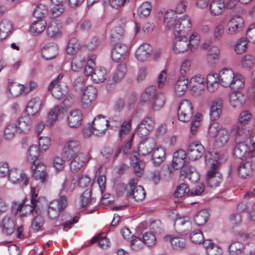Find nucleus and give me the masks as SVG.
I'll return each instance as SVG.
<instances>
[{
	"label": "nucleus",
	"mask_w": 255,
	"mask_h": 255,
	"mask_svg": "<svg viewBox=\"0 0 255 255\" xmlns=\"http://www.w3.org/2000/svg\"><path fill=\"white\" fill-rule=\"evenodd\" d=\"M36 189L34 187H31V205L26 204V199L23 200V203L17 204L13 202V208L16 213H18L21 217H26L31 213H37V209L40 207L42 202L45 201V198L38 196L35 193Z\"/></svg>",
	"instance_id": "nucleus-1"
},
{
	"label": "nucleus",
	"mask_w": 255,
	"mask_h": 255,
	"mask_svg": "<svg viewBox=\"0 0 255 255\" xmlns=\"http://www.w3.org/2000/svg\"><path fill=\"white\" fill-rule=\"evenodd\" d=\"M219 82L224 87L236 90L244 89L245 81L242 75L235 74L231 69L224 68L219 73Z\"/></svg>",
	"instance_id": "nucleus-2"
},
{
	"label": "nucleus",
	"mask_w": 255,
	"mask_h": 255,
	"mask_svg": "<svg viewBox=\"0 0 255 255\" xmlns=\"http://www.w3.org/2000/svg\"><path fill=\"white\" fill-rule=\"evenodd\" d=\"M214 154L216 156L214 158L211 157L209 159L208 162L211 166L206 175L208 186L213 188L218 187L222 181V174L219 172V156L216 152H215Z\"/></svg>",
	"instance_id": "nucleus-3"
},
{
	"label": "nucleus",
	"mask_w": 255,
	"mask_h": 255,
	"mask_svg": "<svg viewBox=\"0 0 255 255\" xmlns=\"http://www.w3.org/2000/svg\"><path fill=\"white\" fill-rule=\"evenodd\" d=\"M116 121L112 118L107 120L106 117L103 115L97 116L93 120L92 126L93 128V134L96 136H102L104 135L108 128L113 129V124Z\"/></svg>",
	"instance_id": "nucleus-4"
},
{
	"label": "nucleus",
	"mask_w": 255,
	"mask_h": 255,
	"mask_svg": "<svg viewBox=\"0 0 255 255\" xmlns=\"http://www.w3.org/2000/svg\"><path fill=\"white\" fill-rule=\"evenodd\" d=\"M138 179L137 177L131 179L125 187V191L128 196H132L136 201H141L145 197V192L141 186H137Z\"/></svg>",
	"instance_id": "nucleus-5"
},
{
	"label": "nucleus",
	"mask_w": 255,
	"mask_h": 255,
	"mask_svg": "<svg viewBox=\"0 0 255 255\" xmlns=\"http://www.w3.org/2000/svg\"><path fill=\"white\" fill-rule=\"evenodd\" d=\"M67 203V198L64 196H60L58 199L51 201L47 210L49 217L52 219L57 218L66 208Z\"/></svg>",
	"instance_id": "nucleus-6"
},
{
	"label": "nucleus",
	"mask_w": 255,
	"mask_h": 255,
	"mask_svg": "<svg viewBox=\"0 0 255 255\" xmlns=\"http://www.w3.org/2000/svg\"><path fill=\"white\" fill-rule=\"evenodd\" d=\"M67 203V198L64 196H60L58 199L51 201L47 210L49 217L52 219L57 218L66 208Z\"/></svg>",
	"instance_id": "nucleus-7"
},
{
	"label": "nucleus",
	"mask_w": 255,
	"mask_h": 255,
	"mask_svg": "<svg viewBox=\"0 0 255 255\" xmlns=\"http://www.w3.org/2000/svg\"><path fill=\"white\" fill-rule=\"evenodd\" d=\"M63 77V75L60 74L49 86V91L51 92L53 96L57 99L62 98L68 92L67 86L64 84H61V81Z\"/></svg>",
	"instance_id": "nucleus-8"
},
{
	"label": "nucleus",
	"mask_w": 255,
	"mask_h": 255,
	"mask_svg": "<svg viewBox=\"0 0 255 255\" xmlns=\"http://www.w3.org/2000/svg\"><path fill=\"white\" fill-rule=\"evenodd\" d=\"M71 160L70 168L73 172H78L84 165L89 161L92 157L89 152L79 153L71 158H66Z\"/></svg>",
	"instance_id": "nucleus-9"
},
{
	"label": "nucleus",
	"mask_w": 255,
	"mask_h": 255,
	"mask_svg": "<svg viewBox=\"0 0 255 255\" xmlns=\"http://www.w3.org/2000/svg\"><path fill=\"white\" fill-rule=\"evenodd\" d=\"M193 114V108L191 103L187 100L182 101L178 109V118L182 122H188L192 118Z\"/></svg>",
	"instance_id": "nucleus-10"
},
{
	"label": "nucleus",
	"mask_w": 255,
	"mask_h": 255,
	"mask_svg": "<svg viewBox=\"0 0 255 255\" xmlns=\"http://www.w3.org/2000/svg\"><path fill=\"white\" fill-rule=\"evenodd\" d=\"M129 47L124 43H115L112 51V58L116 62H120L126 59L129 54Z\"/></svg>",
	"instance_id": "nucleus-11"
},
{
	"label": "nucleus",
	"mask_w": 255,
	"mask_h": 255,
	"mask_svg": "<svg viewBox=\"0 0 255 255\" xmlns=\"http://www.w3.org/2000/svg\"><path fill=\"white\" fill-rule=\"evenodd\" d=\"M8 179L14 184H19L21 187L27 186L29 183V178L21 170L17 168L11 169L8 173Z\"/></svg>",
	"instance_id": "nucleus-12"
},
{
	"label": "nucleus",
	"mask_w": 255,
	"mask_h": 255,
	"mask_svg": "<svg viewBox=\"0 0 255 255\" xmlns=\"http://www.w3.org/2000/svg\"><path fill=\"white\" fill-rule=\"evenodd\" d=\"M191 20L188 15H185L177 19L174 26V35H186L191 30Z\"/></svg>",
	"instance_id": "nucleus-13"
},
{
	"label": "nucleus",
	"mask_w": 255,
	"mask_h": 255,
	"mask_svg": "<svg viewBox=\"0 0 255 255\" xmlns=\"http://www.w3.org/2000/svg\"><path fill=\"white\" fill-rule=\"evenodd\" d=\"M189 49V40L186 35L182 34L175 35L172 45V50L175 53H183Z\"/></svg>",
	"instance_id": "nucleus-14"
},
{
	"label": "nucleus",
	"mask_w": 255,
	"mask_h": 255,
	"mask_svg": "<svg viewBox=\"0 0 255 255\" xmlns=\"http://www.w3.org/2000/svg\"><path fill=\"white\" fill-rule=\"evenodd\" d=\"M255 164L251 160L244 159L238 167V175L243 178H247L251 176L254 172Z\"/></svg>",
	"instance_id": "nucleus-15"
},
{
	"label": "nucleus",
	"mask_w": 255,
	"mask_h": 255,
	"mask_svg": "<svg viewBox=\"0 0 255 255\" xmlns=\"http://www.w3.org/2000/svg\"><path fill=\"white\" fill-rule=\"evenodd\" d=\"M252 149V147L245 142H239L234 148V155L240 159L250 160Z\"/></svg>",
	"instance_id": "nucleus-16"
},
{
	"label": "nucleus",
	"mask_w": 255,
	"mask_h": 255,
	"mask_svg": "<svg viewBox=\"0 0 255 255\" xmlns=\"http://www.w3.org/2000/svg\"><path fill=\"white\" fill-rule=\"evenodd\" d=\"M154 126V120L151 117H145L137 127V134L140 137L147 136L153 130Z\"/></svg>",
	"instance_id": "nucleus-17"
},
{
	"label": "nucleus",
	"mask_w": 255,
	"mask_h": 255,
	"mask_svg": "<svg viewBox=\"0 0 255 255\" xmlns=\"http://www.w3.org/2000/svg\"><path fill=\"white\" fill-rule=\"evenodd\" d=\"M80 148L81 145L78 140L75 139L68 140L64 146V156L66 158H71L79 153Z\"/></svg>",
	"instance_id": "nucleus-18"
},
{
	"label": "nucleus",
	"mask_w": 255,
	"mask_h": 255,
	"mask_svg": "<svg viewBox=\"0 0 255 255\" xmlns=\"http://www.w3.org/2000/svg\"><path fill=\"white\" fill-rule=\"evenodd\" d=\"M244 26V19L240 16H236L228 21L227 31L230 34H235L241 31Z\"/></svg>",
	"instance_id": "nucleus-19"
},
{
	"label": "nucleus",
	"mask_w": 255,
	"mask_h": 255,
	"mask_svg": "<svg viewBox=\"0 0 255 255\" xmlns=\"http://www.w3.org/2000/svg\"><path fill=\"white\" fill-rule=\"evenodd\" d=\"M205 152L203 145L199 141L191 143L188 147V155L189 158L192 160L200 158Z\"/></svg>",
	"instance_id": "nucleus-20"
},
{
	"label": "nucleus",
	"mask_w": 255,
	"mask_h": 255,
	"mask_svg": "<svg viewBox=\"0 0 255 255\" xmlns=\"http://www.w3.org/2000/svg\"><path fill=\"white\" fill-rule=\"evenodd\" d=\"M65 110L58 105L55 106L49 112L46 121L48 127L52 126L58 118H62L64 115Z\"/></svg>",
	"instance_id": "nucleus-21"
},
{
	"label": "nucleus",
	"mask_w": 255,
	"mask_h": 255,
	"mask_svg": "<svg viewBox=\"0 0 255 255\" xmlns=\"http://www.w3.org/2000/svg\"><path fill=\"white\" fill-rule=\"evenodd\" d=\"M97 90L92 86H89L85 90L82 97V104L83 107H90L97 97Z\"/></svg>",
	"instance_id": "nucleus-22"
},
{
	"label": "nucleus",
	"mask_w": 255,
	"mask_h": 255,
	"mask_svg": "<svg viewBox=\"0 0 255 255\" xmlns=\"http://www.w3.org/2000/svg\"><path fill=\"white\" fill-rule=\"evenodd\" d=\"M174 227L177 232L186 234L192 229V223L187 217L178 218L175 222Z\"/></svg>",
	"instance_id": "nucleus-23"
},
{
	"label": "nucleus",
	"mask_w": 255,
	"mask_h": 255,
	"mask_svg": "<svg viewBox=\"0 0 255 255\" xmlns=\"http://www.w3.org/2000/svg\"><path fill=\"white\" fill-rule=\"evenodd\" d=\"M82 119L83 114L80 110H72L67 117L68 125L71 128H77L81 125Z\"/></svg>",
	"instance_id": "nucleus-24"
},
{
	"label": "nucleus",
	"mask_w": 255,
	"mask_h": 255,
	"mask_svg": "<svg viewBox=\"0 0 255 255\" xmlns=\"http://www.w3.org/2000/svg\"><path fill=\"white\" fill-rule=\"evenodd\" d=\"M152 52L151 46L147 43H144L137 49L135 56L138 60L144 62L149 58Z\"/></svg>",
	"instance_id": "nucleus-25"
},
{
	"label": "nucleus",
	"mask_w": 255,
	"mask_h": 255,
	"mask_svg": "<svg viewBox=\"0 0 255 255\" xmlns=\"http://www.w3.org/2000/svg\"><path fill=\"white\" fill-rule=\"evenodd\" d=\"M62 27V24L58 20H52L47 26V36L54 39L61 37Z\"/></svg>",
	"instance_id": "nucleus-26"
},
{
	"label": "nucleus",
	"mask_w": 255,
	"mask_h": 255,
	"mask_svg": "<svg viewBox=\"0 0 255 255\" xmlns=\"http://www.w3.org/2000/svg\"><path fill=\"white\" fill-rule=\"evenodd\" d=\"M163 240L166 243H169L174 250H181L186 246V241L182 237L167 235L164 237Z\"/></svg>",
	"instance_id": "nucleus-27"
},
{
	"label": "nucleus",
	"mask_w": 255,
	"mask_h": 255,
	"mask_svg": "<svg viewBox=\"0 0 255 255\" xmlns=\"http://www.w3.org/2000/svg\"><path fill=\"white\" fill-rule=\"evenodd\" d=\"M17 130L20 132L27 133L32 127V121L28 116L22 117L13 123Z\"/></svg>",
	"instance_id": "nucleus-28"
},
{
	"label": "nucleus",
	"mask_w": 255,
	"mask_h": 255,
	"mask_svg": "<svg viewBox=\"0 0 255 255\" xmlns=\"http://www.w3.org/2000/svg\"><path fill=\"white\" fill-rule=\"evenodd\" d=\"M156 142L152 138H146L142 140L139 144L138 152L142 155H146L151 153L155 147Z\"/></svg>",
	"instance_id": "nucleus-29"
},
{
	"label": "nucleus",
	"mask_w": 255,
	"mask_h": 255,
	"mask_svg": "<svg viewBox=\"0 0 255 255\" xmlns=\"http://www.w3.org/2000/svg\"><path fill=\"white\" fill-rule=\"evenodd\" d=\"M225 9L224 0H212L209 4V12L212 16L223 14Z\"/></svg>",
	"instance_id": "nucleus-30"
},
{
	"label": "nucleus",
	"mask_w": 255,
	"mask_h": 255,
	"mask_svg": "<svg viewBox=\"0 0 255 255\" xmlns=\"http://www.w3.org/2000/svg\"><path fill=\"white\" fill-rule=\"evenodd\" d=\"M188 85V79L185 76L180 77L176 82L174 87V92L177 97H181L186 93Z\"/></svg>",
	"instance_id": "nucleus-31"
},
{
	"label": "nucleus",
	"mask_w": 255,
	"mask_h": 255,
	"mask_svg": "<svg viewBox=\"0 0 255 255\" xmlns=\"http://www.w3.org/2000/svg\"><path fill=\"white\" fill-rule=\"evenodd\" d=\"M242 90H232V92L230 94V103L234 108L241 107L245 102L244 95L241 92Z\"/></svg>",
	"instance_id": "nucleus-32"
},
{
	"label": "nucleus",
	"mask_w": 255,
	"mask_h": 255,
	"mask_svg": "<svg viewBox=\"0 0 255 255\" xmlns=\"http://www.w3.org/2000/svg\"><path fill=\"white\" fill-rule=\"evenodd\" d=\"M42 101L38 98L32 99L27 104L25 112L28 116H33L40 110Z\"/></svg>",
	"instance_id": "nucleus-33"
},
{
	"label": "nucleus",
	"mask_w": 255,
	"mask_h": 255,
	"mask_svg": "<svg viewBox=\"0 0 255 255\" xmlns=\"http://www.w3.org/2000/svg\"><path fill=\"white\" fill-rule=\"evenodd\" d=\"M186 154L183 150H178L173 154L172 164L174 168L176 169L183 167L186 162Z\"/></svg>",
	"instance_id": "nucleus-34"
},
{
	"label": "nucleus",
	"mask_w": 255,
	"mask_h": 255,
	"mask_svg": "<svg viewBox=\"0 0 255 255\" xmlns=\"http://www.w3.org/2000/svg\"><path fill=\"white\" fill-rule=\"evenodd\" d=\"M58 53V47L57 45L48 44L42 49V57L46 60H51L54 58Z\"/></svg>",
	"instance_id": "nucleus-35"
},
{
	"label": "nucleus",
	"mask_w": 255,
	"mask_h": 255,
	"mask_svg": "<svg viewBox=\"0 0 255 255\" xmlns=\"http://www.w3.org/2000/svg\"><path fill=\"white\" fill-rule=\"evenodd\" d=\"M2 232L6 235H11L15 230L14 221L9 216H5L1 223Z\"/></svg>",
	"instance_id": "nucleus-36"
},
{
	"label": "nucleus",
	"mask_w": 255,
	"mask_h": 255,
	"mask_svg": "<svg viewBox=\"0 0 255 255\" xmlns=\"http://www.w3.org/2000/svg\"><path fill=\"white\" fill-rule=\"evenodd\" d=\"M77 180V178L76 176H73L71 180L65 179L60 189V195L65 196V194H70L76 187Z\"/></svg>",
	"instance_id": "nucleus-37"
},
{
	"label": "nucleus",
	"mask_w": 255,
	"mask_h": 255,
	"mask_svg": "<svg viewBox=\"0 0 255 255\" xmlns=\"http://www.w3.org/2000/svg\"><path fill=\"white\" fill-rule=\"evenodd\" d=\"M222 110V101L221 100H215L212 103L210 107V116L211 121L219 119Z\"/></svg>",
	"instance_id": "nucleus-38"
},
{
	"label": "nucleus",
	"mask_w": 255,
	"mask_h": 255,
	"mask_svg": "<svg viewBox=\"0 0 255 255\" xmlns=\"http://www.w3.org/2000/svg\"><path fill=\"white\" fill-rule=\"evenodd\" d=\"M177 14L173 10H168L164 14V23L165 26L168 29H173L177 22Z\"/></svg>",
	"instance_id": "nucleus-39"
},
{
	"label": "nucleus",
	"mask_w": 255,
	"mask_h": 255,
	"mask_svg": "<svg viewBox=\"0 0 255 255\" xmlns=\"http://www.w3.org/2000/svg\"><path fill=\"white\" fill-rule=\"evenodd\" d=\"M131 129V121H125L121 126L119 131V137L121 140H124L130 136H134L133 134L130 133Z\"/></svg>",
	"instance_id": "nucleus-40"
},
{
	"label": "nucleus",
	"mask_w": 255,
	"mask_h": 255,
	"mask_svg": "<svg viewBox=\"0 0 255 255\" xmlns=\"http://www.w3.org/2000/svg\"><path fill=\"white\" fill-rule=\"evenodd\" d=\"M249 131L243 126L234 125L230 129V133L234 136L236 139H245L248 135Z\"/></svg>",
	"instance_id": "nucleus-41"
},
{
	"label": "nucleus",
	"mask_w": 255,
	"mask_h": 255,
	"mask_svg": "<svg viewBox=\"0 0 255 255\" xmlns=\"http://www.w3.org/2000/svg\"><path fill=\"white\" fill-rule=\"evenodd\" d=\"M165 97L162 93H156L151 102V108L153 111H159L165 105Z\"/></svg>",
	"instance_id": "nucleus-42"
},
{
	"label": "nucleus",
	"mask_w": 255,
	"mask_h": 255,
	"mask_svg": "<svg viewBox=\"0 0 255 255\" xmlns=\"http://www.w3.org/2000/svg\"><path fill=\"white\" fill-rule=\"evenodd\" d=\"M130 162L133 167L134 173L137 176H140L145 166L144 162L139 159L136 153H134L131 156Z\"/></svg>",
	"instance_id": "nucleus-43"
},
{
	"label": "nucleus",
	"mask_w": 255,
	"mask_h": 255,
	"mask_svg": "<svg viewBox=\"0 0 255 255\" xmlns=\"http://www.w3.org/2000/svg\"><path fill=\"white\" fill-rule=\"evenodd\" d=\"M97 243L98 246L103 249L107 248L109 246L110 241L105 237L104 233H101L94 236L89 242V245H93Z\"/></svg>",
	"instance_id": "nucleus-44"
},
{
	"label": "nucleus",
	"mask_w": 255,
	"mask_h": 255,
	"mask_svg": "<svg viewBox=\"0 0 255 255\" xmlns=\"http://www.w3.org/2000/svg\"><path fill=\"white\" fill-rule=\"evenodd\" d=\"M230 138L228 130L223 128L216 137L215 143L218 146L222 147L226 144Z\"/></svg>",
	"instance_id": "nucleus-45"
},
{
	"label": "nucleus",
	"mask_w": 255,
	"mask_h": 255,
	"mask_svg": "<svg viewBox=\"0 0 255 255\" xmlns=\"http://www.w3.org/2000/svg\"><path fill=\"white\" fill-rule=\"evenodd\" d=\"M156 94V87L155 86H151L147 87L141 94L140 103L141 104H144L147 102H151Z\"/></svg>",
	"instance_id": "nucleus-46"
},
{
	"label": "nucleus",
	"mask_w": 255,
	"mask_h": 255,
	"mask_svg": "<svg viewBox=\"0 0 255 255\" xmlns=\"http://www.w3.org/2000/svg\"><path fill=\"white\" fill-rule=\"evenodd\" d=\"M7 92L12 97H16L23 92V85L20 84L15 82H8Z\"/></svg>",
	"instance_id": "nucleus-47"
},
{
	"label": "nucleus",
	"mask_w": 255,
	"mask_h": 255,
	"mask_svg": "<svg viewBox=\"0 0 255 255\" xmlns=\"http://www.w3.org/2000/svg\"><path fill=\"white\" fill-rule=\"evenodd\" d=\"M12 29L11 22L7 20H3L0 22V40L7 37Z\"/></svg>",
	"instance_id": "nucleus-48"
},
{
	"label": "nucleus",
	"mask_w": 255,
	"mask_h": 255,
	"mask_svg": "<svg viewBox=\"0 0 255 255\" xmlns=\"http://www.w3.org/2000/svg\"><path fill=\"white\" fill-rule=\"evenodd\" d=\"M107 77L106 70L103 67H99L94 70L92 76V80L94 83H99L104 82Z\"/></svg>",
	"instance_id": "nucleus-49"
},
{
	"label": "nucleus",
	"mask_w": 255,
	"mask_h": 255,
	"mask_svg": "<svg viewBox=\"0 0 255 255\" xmlns=\"http://www.w3.org/2000/svg\"><path fill=\"white\" fill-rule=\"evenodd\" d=\"M46 25V21L44 19H38L30 26V32L33 34H39L45 29Z\"/></svg>",
	"instance_id": "nucleus-50"
},
{
	"label": "nucleus",
	"mask_w": 255,
	"mask_h": 255,
	"mask_svg": "<svg viewBox=\"0 0 255 255\" xmlns=\"http://www.w3.org/2000/svg\"><path fill=\"white\" fill-rule=\"evenodd\" d=\"M165 157V149L159 146L155 148L152 154V160L154 164L159 165L164 160Z\"/></svg>",
	"instance_id": "nucleus-51"
},
{
	"label": "nucleus",
	"mask_w": 255,
	"mask_h": 255,
	"mask_svg": "<svg viewBox=\"0 0 255 255\" xmlns=\"http://www.w3.org/2000/svg\"><path fill=\"white\" fill-rule=\"evenodd\" d=\"M220 51L217 46L211 47L208 50L206 59L208 63L213 65L219 58Z\"/></svg>",
	"instance_id": "nucleus-52"
},
{
	"label": "nucleus",
	"mask_w": 255,
	"mask_h": 255,
	"mask_svg": "<svg viewBox=\"0 0 255 255\" xmlns=\"http://www.w3.org/2000/svg\"><path fill=\"white\" fill-rule=\"evenodd\" d=\"M80 43L76 38H71L66 48L67 53L73 55L76 54L80 49Z\"/></svg>",
	"instance_id": "nucleus-53"
},
{
	"label": "nucleus",
	"mask_w": 255,
	"mask_h": 255,
	"mask_svg": "<svg viewBox=\"0 0 255 255\" xmlns=\"http://www.w3.org/2000/svg\"><path fill=\"white\" fill-rule=\"evenodd\" d=\"M152 8L151 3L148 1L143 2L138 8L137 13L140 18L147 16L150 13Z\"/></svg>",
	"instance_id": "nucleus-54"
},
{
	"label": "nucleus",
	"mask_w": 255,
	"mask_h": 255,
	"mask_svg": "<svg viewBox=\"0 0 255 255\" xmlns=\"http://www.w3.org/2000/svg\"><path fill=\"white\" fill-rule=\"evenodd\" d=\"M209 217V213L205 210L198 212L194 217V222L198 226H202L205 224Z\"/></svg>",
	"instance_id": "nucleus-55"
},
{
	"label": "nucleus",
	"mask_w": 255,
	"mask_h": 255,
	"mask_svg": "<svg viewBox=\"0 0 255 255\" xmlns=\"http://www.w3.org/2000/svg\"><path fill=\"white\" fill-rule=\"evenodd\" d=\"M127 66L125 64H121L117 67V70L114 74L113 79L116 82L120 81L125 76L127 73Z\"/></svg>",
	"instance_id": "nucleus-56"
},
{
	"label": "nucleus",
	"mask_w": 255,
	"mask_h": 255,
	"mask_svg": "<svg viewBox=\"0 0 255 255\" xmlns=\"http://www.w3.org/2000/svg\"><path fill=\"white\" fill-rule=\"evenodd\" d=\"M79 218L78 216L72 218V216L69 214H65L62 217V221L63 223L61 226L63 227V229L71 228L72 225L78 222Z\"/></svg>",
	"instance_id": "nucleus-57"
},
{
	"label": "nucleus",
	"mask_w": 255,
	"mask_h": 255,
	"mask_svg": "<svg viewBox=\"0 0 255 255\" xmlns=\"http://www.w3.org/2000/svg\"><path fill=\"white\" fill-rule=\"evenodd\" d=\"M124 34V30L121 27H117L111 30L110 38L111 42H117L122 39Z\"/></svg>",
	"instance_id": "nucleus-58"
},
{
	"label": "nucleus",
	"mask_w": 255,
	"mask_h": 255,
	"mask_svg": "<svg viewBox=\"0 0 255 255\" xmlns=\"http://www.w3.org/2000/svg\"><path fill=\"white\" fill-rule=\"evenodd\" d=\"M47 13V7L41 3L38 4L33 11V16L39 19H43Z\"/></svg>",
	"instance_id": "nucleus-59"
},
{
	"label": "nucleus",
	"mask_w": 255,
	"mask_h": 255,
	"mask_svg": "<svg viewBox=\"0 0 255 255\" xmlns=\"http://www.w3.org/2000/svg\"><path fill=\"white\" fill-rule=\"evenodd\" d=\"M85 60L80 56H76L73 58L71 62V68L74 71H79L85 65Z\"/></svg>",
	"instance_id": "nucleus-60"
},
{
	"label": "nucleus",
	"mask_w": 255,
	"mask_h": 255,
	"mask_svg": "<svg viewBox=\"0 0 255 255\" xmlns=\"http://www.w3.org/2000/svg\"><path fill=\"white\" fill-rule=\"evenodd\" d=\"M185 195L190 196L189 188L187 184L181 183L177 187L174 195L176 197L181 198Z\"/></svg>",
	"instance_id": "nucleus-61"
},
{
	"label": "nucleus",
	"mask_w": 255,
	"mask_h": 255,
	"mask_svg": "<svg viewBox=\"0 0 255 255\" xmlns=\"http://www.w3.org/2000/svg\"><path fill=\"white\" fill-rule=\"evenodd\" d=\"M39 150L36 145H31L27 152V159L29 161L33 162L36 160H38Z\"/></svg>",
	"instance_id": "nucleus-62"
},
{
	"label": "nucleus",
	"mask_w": 255,
	"mask_h": 255,
	"mask_svg": "<svg viewBox=\"0 0 255 255\" xmlns=\"http://www.w3.org/2000/svg\"><path fill=\"white\" fill-rule=\"evenodd\" d=\"M244 245L240 242L232 243L229 247V251L232 255H238L242 253Z\"/></svg>",
	"instance_id": "nucleus-63"
},
{
	"label": "nucleus",
	"mask_w": 255,
	"mask_h": 255,
	"mask_svg": "<svg viewBox=\"0 0 255 255\" xmlns=\"http://www.w3.org/2000/svg\"><path fill=\"white\" fill-rule=\"evenodd\" d=\"M247 41L245 39L242 38L238 40L235 46V51L237 54H241L247 50Z\"/></svg>",
	"instance_id": "nucleus-64"
}]
</instances>
